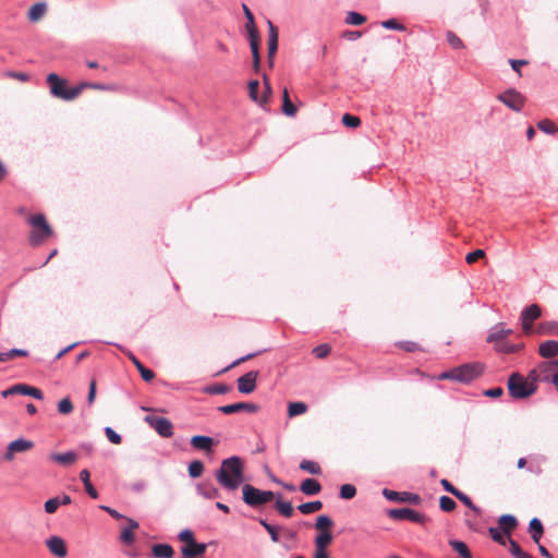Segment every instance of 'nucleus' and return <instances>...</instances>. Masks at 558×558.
<instances>
[{
  "mask_svg": "<svg viewBox=\"0 0 558 558\" xmlns=\"http://www.w3.org/2000/svg\"><path fill=\"white\" fill-rule=\"evenodd\" d=\"M217 481L229 490L236 489L242 482V460L239 457L223 460L217 472Z\"/></svg>",
  "mask_w": 558,
  "mask_h": 558,
  "instance_id": "1",
  "label": "nucleus"
},
{
  "mask_svg": "<svg viewBox=\"0 0 558 558\" xmlns=\"http://www.w3.org/2000/svg\"><path fill=\"white\" fill-rule=\"evenodd\" d=\"M483 366L480 363H468L449 371L442 372L438 375L439 380H456L459 383L468 384L481 376Z\"/></svg>",
  "mask_w": 558,
  "mask_h": 558,
  "instance_id": "2",
  "label": "nucleus"
},
{
  "mask_svg": "<svg viewBox=\"0 0 558 558\" xmlns=\"http://www.w3.org/2000/svg\"><path fill=\"white\" fill-rule=\"evenodd\" d=\"M27 223L32 226L33 230L29 234V242L32 245H39L44 243L53 233L51 227L48 225L45 215H28Z\"/></svg>",
  "mask_w": 558,
  "mask_h": 558,
  "instance_id": "3",
  "label": "nucleus"
},
{
  "mask_svg": "<svg viewBox=\"0 0 558 558\" xmlns=\"http://www.w3.org/2000/svg\"><path fill=\"white\" fill-rule=\"evenodd\" d=\"M537 385L530 383L519 373H513L508 379V390L514 399H524L535 393Z\"/></svg>",
  "mask_w": 558,
  "mask_h": 558,
  "instance_id": "4",
  "label": "nucleus"
},
{
  "mask_svg": "<svg viewBox=\"0 0 558 558\" xmlns=\"http://www.w3.org/2000/svg\"><path fill=\"white\" fill-rule=\"evenodd\" d=\"M47 83L50 88V94L59 99L71 101L77 98V89L68 86V81L61 78L56 73H50L47 76Z\"/></svg>",
  "mask_w": 558,
  "mask_h": 558,
  "instance_id": "5",
  "label": "nucleus"
},
{
  "mask_svg": "<svg viewBox=\"0 0 558 558\" xmlns=\"http://www.w3.org/2000/svg\"><path fill=\"white\" fill-rule=\"evenodd\" d=\"M179 539L184 543L181 548V553L184 558H198L203 556L207 549V545L204 543H197L194 538V534L191 530H183L179 534Z\"/></svg>",
  "mask_w": 558,
  "mask_h": 558,
  "instance_id": "6",
  "label": "nucleus"
},
{
  "mask_svg": "<svg viewBox=\"0 0 558 558\" xmlns=\"http://www.w3.org/2000/svg\"><path fill=\"white\" fill-rule=\"evenodd\" d=\"M246 32H247L248 38H250V46H251V50H252V54H253L254 68H255V70H257L259 68V61H260L259 52H258L259 36H258V32L254 25V16L247 8H246Z\"/></svg>",
  "mask_w": 558,
  "mask_h": 558,
  "instance_id": "7",
  "label": "nucleus"
},
{
  "mask_svg": "<svg viewBox=\"0 0 558 558\" xmlns=\"http://www.w3.org/2000/svg\"><path fill=\"white\" fill-rule=\"evenodd\" d=\"M275 498V494L270 490H260L252 485L246 484V505L252 507L263 506Z\"/></svg>",
  "mask_w": 558,
  "mask_h": 558,
  "instance_id": "8",
  "label": "nucleus"
},
{
  "mask_svg": "<svg viewBox=\"0 0 558 558\" xmlns=\"http://www.w3.org/2000/svg\"><path fill=\"white\" fill-rule=\"evenodd\" d=\"M497 99L517 112L521 111L526 100V98L521 93L513 88H509L506 92L499 94Z\"/></svg>",
  "mask_w": 558,
  "mask_h": 558,
  "instance_id": "9",
  "label": "nucleus"
},
{
  "mask_svg": "<svg viewBox=\"0 0 558 558\" xmlns=\"http://www.w3.org/2000/svg\"><path fill=\"white\" fill-rule=\"evenodd\" d=\"M35 444L29 439L17 438L8 445L7 450L3 454V459L8 462H11L14 460L17 453L27 452L32 450Z\"/></svg>",
  "mask_w": 558,
  "mask_h": 558,
  "instance_id": "10",
  "label": "nucleus"
},
{
  "mask_svg": "<svg viewBox=\"0 0 558 558\" xmlns=\"http://www.w3.org/2000/svg\"><path fill=\"white\" fill-rule=\"evenodd\" d=\"M264 84H265V87H264V90L262 92V95L259 97L258 96V90H259V83H258V81H251L248 83V95H250V97L252 98V100H254L257 105H259L263 108L266 107V105L268 104L269 98L271 96V87H270V85H269V83H268L266 77L264 78Z\"/></svg>",
  "mask_w": 558,
  "mask_h": 558,
  "instance_id": "11",
  "label": "nucleus"
},
{
  "mask_svg": "<svg viewBox=\"0 0 558 558\" xmlns=\"http://www.w3.org/2000/svg\"><path fill=\"white\" fill-rule=\"evenodd\" d=\"M542 310L537 304H531L521 313L522 329L525 335L534 332L533 322L541 317Z\"/></svg>",
  "mask_w": 558,
  "mask_h": 558,
  "instance_id": "12",
  "label": "nucleus"
},
{
  "mask_svg": "<svg viewBox=\"0 0 558 558\" xmlns=\"http://www.w3.org/2000/svg\"><path fill=\"white\" fill-rule=\"evenodd\" d=\"M388 515L393 520H408L420 524H424L426 521L424 514L410 508L391 509Z\"/></svg>",
  "mask_w": 558,
  "mask_h": 558,
  "instance_id": "13",
  "label": "nucleus"
},
{
  "mask_svg": "<svg viewBox=\"0 0 558 558\" xmlns=\"http://www.w3.org/2000/svg\"><path fill=\"white\" fill-rule=\"evenodd\" d=\"M145 421L153 427L160 436L171 437L173 435L172 423L166 417L146 416Z\"/></svg>",
  "mask_w": 558,
  "mask_h": 558,
  "instance_id": "14",
  "label": "nucleus"
},
{
  "mask_svg": "<svg viewBox=\"0 0 558 558\" xmlns=\"http://www.w3.org/2000/svg\"><path fill=\"white\" fill-rule=\"evenodd\" d=\"M539 371L545 374L543 380L551 381L558 391V360L539 364Z\"/></svg>",
  "mask_w": 558,
  "mask_h": 558,
  "instance_id": "15",
  "label": "nucleus"
},
{
  "mask_svg": "<svg viewBox=\"0 0 558 558\" xmlns=\"http://www.w3.org/2000/svg\"><path fill=\"white\" fill-rule=\"evenodd\" d=\"M46 546L52 555L59 558H64L68 554L65 542L59 536L49 537L46 541Z\"/></svg>",
  "mask_w": 558,
  "mask_h": 558,
  "instance_id": "16",
  "label": "nucleus"
},
{
  "mask_svg": "<svg viewBox=\"0 0 558 558\" xmlns=\"http://www.w3.org/2000/svg\"><path fill=\"white\" fill-rule=\"evenodd\" d=\"M126 526L121 530L120 541L125 545H131L135 541L134 532L138 529L137 521L126 518Z\"/></svg>",
  "mask_w": 558,
  "mask_h": 558,
  "instance_id": "17",
  "label": "nucleus"
},
{
  "mask_svg": "<svg viewBox=\"0 0 558 558\" xmlns=\"http://www.w3.org/2000/svg\"><path fill=\"white\" fill-rule=\"evenodd\" d=\"M538 353L545 359L558 356V341L546 340L542 342L538 347Z\"/></svg>",
  "mask_w": 558,
  "mask_h": 558,
  "instance_id": "18",
  "label": "nucleus"
},
{
  "mask_svg": "<svg viewBox=\"0 0 558 558\" xmlns=\"http://www.w3.org/2000/svg\"><path fill=\"white\" fill-rule=\"evenodd\" d=\"M512 333L511 329L506 328L502 324L495 327V329L487 337L488 342L504 343V340Z\"/></svg>",
  "mask_w": 558,
  "mask_h": 558,
  "instance_id": "19",
  "label": "nucleus"
},
{
  "mask_svg": "<svg viewBox=\"0 0 558 558\" xmlns=\"http://www.w3.org/2000/svg\"><path fill=\"white\" fill-rule=\"evenodd\" d=\"M278 49V32L277 28L269 23V37H268V60L272 64L274 57Z\"/></svg>",
  "mask_w": 558,
  "mask_h": 558,
  "instance_id": "20",
  "label": "nucleus"
},
{
  "mask_svg": "<svg viewBox=\"0 0 558 558\" xmlns=\"http://www.w3.org/2000/svg\"><path fill=\"white\" fill-rule=\"evenodd\" d=\"M499 526L507 537H510L511 532L517 527L518 520L511 514H504L498 520Z\"/></svg>",
  "mask_w": 558,
  "mask_h": 558,
  "instance_id": "21",
  "label": "nucleus"
},
{
  "mask_svg": "<svg viewBox=\"0 0 558 558\" xmlns=\"http://www.w3.org/2000/svg\"><path fill=\"white\" fill-rule=\"evenodd\" d=\"M300 489L303 494L313 496L318 494L322 490V485L318 481L314 478H305L301 485Z\"/></svg>",
  "mask_w": 558,
  "mask_h": 558,
  "instance_id": "22",
  "label": "nucleus"
},
{
  "mask_svg": "<svg viewBox=\"0 0 558 558\" xmlns=\"http://www.w3.org/2000/svg\"><path fill=\"white\" fill-rule=\"evenodd\" d=\"M191 445L195 448V449H198V450H204V451H210L211 450V447L214 445V439L211 437H208V436H193L192 439H191Z\"/></svg>",
  "mask_w": 558,
  "mask_h": 558,
  "instance_id": "23",
  "label": "nucleus"
},
{
  "mask_svg": "<svg viewBox=\"0 0 558 558\" xmlns=\"http://www.w3.org/2000/svg\"><path fill=\"white\" fill-rule=\"evenodd\" d=\"M50 459L62 465H71L76 462L77 454L74 451H69L64 453H52L50 456Z\"/></svg>",
  "mask_w": 558,
  "mask_h": 558,
  "instance_id": "24",
  "label": "nucleus"
},
{
  "mask_svg": "<svg viewBox=\"0 0 558 558\" xmlns=\"http://www.w3.org/2000/svg\"><path fill=\"white\" fill-rule=\"evenodd\" d=\"M529 531L531 533L532 539L536 544H538L541 538H542V536H543V534H544V527H543L542 522L537 518H533L530 521Z\"/></svg>",
  "mask_w": 558,
  "mask_h": 558,
  "instance_id": "25",
  "label": "nucleus"
},
{
  "mask_svg": "<svg viewBox=\"0 0 558 558\" xmlns=\"http://www.w3.org/2000/svg\"><path fill=\"white\" fill-rule=\"evenodd\" d=\"M151 553L156 558H172L174 555L173 548L168 544H156L151 547Z\"/></svg>",
  "mask_w": 558,
  "mask_h": 558,
  "instance_id": "26",
  "label": "nucleus"
},
{
  "mask_svg": "<svg viewBox=\"0 0 558 558\" xmlns=\"http://www.w3.org/2000/svg\"><path fill=\"white\" fill-rule=\"evenodd\" d=\"M47 5L45 2H37L33 4L28 11V19L32 22H38L46 14Z\"/></svg>",
  "mask_w": 558,
  "mask_h": 558,
  "instance_id": "27",
  "label": "nucleus"
},
{
  "mask_svg": "<svg viewBox=\"0 0 558 558\" xmlns=\"http://www.w3.org/2000/svg\"><path fill=\"white\" fill-rule=\"evenodd\" d=\"M282 112L288 117H294L298 112L296 107L292 104L288 88L284 87L282 90Z\"/></svg>",
  "mask_w": 558,
  "mask_h": 558,
  "instance_id": "28",
  "label": "nucleus"
},
{
  "mask_svg": "<svg viewBox=\"0 0 558 558\" xmlns=\"http://www.w3.org/2000/svg\"><path fill=\"white\" fill-rule=\"evenodd\" d=\"M80 478L84 483L86 493L93 498H98V493L96 488L93 486L90 482V473L88 470L84 469L80 472Z\"/></svg>",
  "mask_w": 558,
  "mask_h": 558,
  "instance_id": "29",
  "label": "nucleus"
},
{
  "mask_svg": "<svg viewBox=\"0 0 558 558\" xmlns=\"http://www.w3.org/2000/svg\"><path fill=\"white\" fill-rule=\"evenodd\" d=\"M28 389H29V385L16 384V385H13L10 388L3 390L1 392V395L3 398H8V397L14 396V395L27 396Z\"/></svg>",
  "mask_w": 558,
  "mask_h": 558,
  "instance_id": "30",
  "label": "nucleus"
},
{
  "mask_svg": "<svg viewBox=\"0 0 558 558\" xmlns=\"http://www.w3.org/2000/svg\"><path fill=\"white\" fill-rule=\"evenodd\" d=\"M131 361L145 381H151L155 378V373L151 369L146 368L134 355H131Z\"/></svg>",
  "mask_w": 558,
  "mask_h": 558,
  "instance_id": "31",
  "label": "nucleus"
},
{
  "mask_svg": "<svg viewBox=\"0 0 558 558\" xmlns=\"http://www.w3.org/2000/svg\"><path fill=\"white\" fill-rule=\"evenodd\" d=\"M332 538L333 537L330 531L320 532L315 537V548L327 549V547L331 544Z\"/></svg>",
  "mask_w": 558,
  "mask_h": 558,
  "instance_id": "32",
  "label": "nucleus"
},
{
  "mask_svg": "<svg viewBox=\"0 0 558 558\" xmlns=\"http://www.w3.org/2000/svg\"><path fill=\"white\" fill-rule=\"evenodd\" d=\"M535 332L538 335H558V324L551 322L541 323Z\"/></svg>",
  "mask_w": 558,
  "mask_h": 558,
  "instance_id": "33",
  "label": "nucleus"
},
{
  "mask_svg": "<svg viewBox=\"0 0 558 558\" xmlns=\"http://www.w3.org/2000/svg\"><path fill=\"white\" fill-rule=\"evenodd\" d=\"M276 509L286 518H290L293 514L292 504L290 501L281 500L280 496L277 498Z\"/></svg>",
  "mask_w": 558,
  "mask_h": 558,
  "instance_id": "34",
  "label": "nucleus"
},
{
  "mask_svg": "<svg viewBox=\"0 0 558 558\" xmlns=\"http://www.w3.org/2000/svg\"><path fill=\"white\" fill-rule=\"evenodd\" d=\"M323 508V502L319 500L302 504L298 507L301 513L310 514L319 511Z\"/></svg>",
  "mask_w": 558,
  "mask_h": 558,
  "instance_id": "35",
  "label": "nucleus"
},
{
  "mask_svg": "<svg viewBox=\"0 0 558 558\" xmlns=\"http://www.w3.org/2000/svg\"><path fill=\"white\" fill-rule=\"evenodd\" d=\"M449 545L460 554L462 558H473L472 554L465 543L461 541H450Z\"/></svg>",
  "mask_w": 558,
  "mask_h": 558,
  "instance_id": "36",
  "label": "nucleus"
},
{
  "mask_svg": "<svg viewBox=\"0 0 558 558\" xmlns=\"http://www.w3.org/2000/svg\"><path fill=\"white\" fill-rule=\"evenodd\" d=\"M307 411V405L304 402H290L288 407V415L290 417L304 414Z\"/></svg>",
  "mask_w": 558,
  "mask_h": 558,
  "instance_id": "37",
  "label": "nucleus"
},
{
  "mask_svg": "<svg viewBox=\"0 0 558 558\" xmlns=\"http://www.w3.org/2000/svg\"><path fill=\"white\" fill-rule=\"evenodd\" d=\"M300 469L314 475H319L322 473L319 464L311 460H303L300 463Z\"/></svg>",
  "mask_w": 558,
  "mask_h": 558,
  "instance_id": "38",
  "label": "nucleus"
},
{
  "mask_svg": "<svg viewBox=\"0 0 558 558\" xmlns=\"http://www.w3.org/2000/svg\"><path fill=\"white\" fill-rule=\"evenodd\" d=\"M396 347L405 352L424 351V349L414 341H398L396 342Z\"/></svg>",
  "mask_w": 558,
  "mask_h": 558,
  "instance_id": "39",
  "label": "nucleus"
},
{
  "mask_svg": "<svg viewBox=\"0 0 558 558\" xmlns=\"http://www.w3.org/2000/svg\"><path fill=\"white\" fill-rule=\"evenodd\" d=\"M332 525H333V521L329 517H327L325 514L319 515L316 519L315 527L317 530H319L320 532L329 531V529Z\"/></svg>",
  "mask_w": 558,
  "mask_h": 558,
  "instance_id": "40",
  "label": "nucleus"
},
{
  "mask_svg": "<svg viewBox=\"0 0 558 558\" xmlns=\"http://www.w3.org/2000/svg\"><path fill=\"white\" fill-rule=\"evenodd\" d=\"M204 471V464L199 460H194L189 465V475L193 478L199 477Z\"/></svg>",
  "mask_w": 558,
  "mask_h": 558,
  "instance_id": "41",
  "label": "nucleus"
},
{
  "mask_svg": "<svg viewBox=\"0 0 558 558\" xmlns=\"http://www.w3.org/2000/svg\"><path fill=\"white\" fill-rule=\"evenodd\" d=\"M439 507L445 512H451L457 508V504L452 498L448 496H441L439 498Z\"/></svg>",
  "mask_w": 558,
  "mask_h": 558,
  "instance_id": "42",
  "label": "nucleus"
},
{
  "mask_svg": "<svg viewBox=\"0 0 558 558\" xmlns=\"http://www.w3.org/2000/svg\"><path fill=\"white\" fill-rule=\"evenodd\" d=\"M446 38H447L448 44H449L452 48H454V49H462V48H464V44H463V41H462V40H461V38H460L458 35H456L453 32L448 31V32L446 33Z\"/></svg>",
  "mask_w": 558,
  "mask_h": 558,
  "instance_id": "43",
  "label": "nucleus"
},
{
  "mask_svg": "<svg viewBox=\"0 0 558 558\" xmlns=\"http://www.w3.org/2000/svg\"><path fill=\"white\" fill-rule=\"evenodd\" d=\"M456 498H458L464 506H466L468 508H470L471 510L475 511V512H478L480 509L478 507H476L474 505V502L472 501V499L466 495L464 494L463 492H461L460 489L458 490V493L454 495Z\"/></svg>",
  "mask_w": 558,
  "mask_h": 558,
  "instance_id": "44",
  "label": "nucleus"
},
{
  "mask_svg": "<svg viewBox=\"0 0 558 558\" xmlns=\"http://www.w3.org/2000/svg\"><path fill=\"white\" fill-rule=\"evenodd\" d=\"M538 129L547 134H553L558 131V128L549 119H544L537 124Z\"/></svg>",
  "mask_w": 558,
  "mask_h": 558,
  "instance_id": "45",
  "label": "nucleus"
},
{
  "mask_svg": "<svg viewBox=\"0 0 558 558\" xmlns=\"http://www.w3.org/2000/svg\"><path fill=\"white\" fill-rule=\"evenodd\" d=\"M257 376H258V372H256V371L246 373V395L251 393L256 388Z\"/></svg>",
  "mask_w": 558,
  "mask_h": 558,
  "instance_id": "46",
  "label": "nucleus"
},
{
  "mask_svg": "<svg viewBox=\"0 0 558 558\" xmlns=\"http://www.w3.org/2000/svg\"><path fill=\"white\" fill-rule=\"evenodd\" d=\"M522 344L496 343V350L504 353H513L522 349Z\"/></svg>",
  "mask_w": 558,
  "mask_h": 558,
  "instance_id": "47",
  "label": "nucleus"
},
{
  "mask_svg": "<svg viewBox=\"0 0 558 558\" xmlns=\"http://www.w3.org/2000/svg\"><path fill=\"white\" fill-rule=\"evenodd\" d=\"M356 495V488L351 484H343L340 487V497L343 499H352Z\"/></svg>",
  "mask_w": 558,
  "mask_h": 558,
  "instance_id": "48",
  "label": "nucleus"
},
{
  "mask_svg": "<svg viewBox=\"0 0 558 558\" xmlns=\"http://www.w3.org/2000/svg\"><path fill=\"white\" fill-rule=\"evenodd\" d=\"M58 411L63 415L70 414L73 411V403L70 398H63L59 401Z\"/></svg>",
  "mask_w": 558,
  "mask_h": 558,
  "instance_id": "49",
  "label": "nucleus"
},
{
  "mask_svg": "<svg viewBox=\"0 0 558 558\" xmlns=\"http://www.w3.org/2000/svg\"><path fill=\"white\" fill-rule=\"evenodd\" d=\"M244 410V402H238L229 405H222L219 408V411L223 414H232L235 412H241Z\"/></svg>",
  "mask_w": 558,
  "mask_h": 558,
  "instance_id": "50",
  "label": "nucleus"
},
{
  "mask_svg": "<svg viewBox=\"0 0 558 558\" xmlns=\"http://www.w3.org/2000/svg\"><path fill=\"white\" fill-rule=\"evenodd\" d=\"M488 533L495 542H497L498 544H500L502 546L506 545V536L507 535H505L504 532H501L499 529L489 527Z\"/></svg>",
  "mask_w": 558,
  "mask_h": 558,
  "instance_id": "51",
  "label": "nucleus"
},
{
  "mask_svg": "<svg viewBox=\"0 0 558 558\" xmlns=\"http://www.w3.org/2000/svg\"><path fill=\"white\" fill-rule=\"evenodd\" d=\"M331 347L327 343H323L314 348L313 353L317 359H324L329 355Z\"/></svg>",
  "mask_w": 558,
  "mask_h": 558,
  "instance_id": "52",
  "label": "nucleus"
},
{
  "mask_svg": "<svg viewBox=\"0 0 558 558\" xmlns=\"http://www.w3.org/2000/svg\"><path fill=\"white\" fill-rule=\"evenodd\" d=\"M342 123L348 128H357L361 124V119L350 113H345L342 116Z\"/></svg>",
  "mask_w": 558,
  "mask_h": 558,
  "instance_id": "53",
  "label": "nucleus"
},
{
  "mask_svg": "<svg viewBox=\"0 0 558 558\" xmlns=\"http://www.w3.org/2000/svg\"><path fill=\"white\" fill-rule=\"evenodd\" d=\"M345 22L352 25H361L366 22V17L356 12H350L347 16Z\"/></svg>",
  "mask_w": 558,
  "mask_h": 558,
  "instance_id": "54",
  "label": "nucleus"
},
{
  "mask_svg": "<svg viewBox=\"0 0 558 558\" xmlns=\"http://www.w3.org/2000/svg\"><path fill=\"white\" fill-rule=\"evenodd\" d=\"M509 538V550L511 553V555L514 557V558H520L525 551L522 550V548L519 546V544L513 541L512 538L508 537Z\"/></svg>",
  "mask_w": 558,
  "mask_h": 558,
  "instance_id": "55",
  "label": "nucleus"
},
{
  "mask_svg": "<svg viewBox=\"0 0 558 558\" xmlns=\"http://www.w3.org/2000/svg\"><path fill=\"white\" fill-rule=\"evenodd\" d=\"M61 505L60 502V499L59 498H51V499H48L46 502H45V511L47 513H54L57 511V509L59 508V506Z\"/></svg>",
  "mask_w": 558,
  "mask_h": 558,
  "instance_id": "56",
  "label": "nucleus"
},
{
  "mask_svg": "<svg viewBox=\"0 0 558 558\" xmlns=\"http://www.w3.org/2000/svg\"><path fill=\"white\" fill-rule=\"evenodd\" d=\"M484 257H485V252L483 250L478 248V250H475V251L469 253L465 256V260L468 264H473L476 260L484 258Z\"/></svg>",
  "mask_w": 558,
  "mask_h": 558,
  "instance_id": "57",
  "label": "nucleus"
},
{
  "mask_svg": "<svg viewBox=\"0 0 558 558\" xmlns=\"http://www.w3.org/2000/svg\"><path fill=\"white\" fill-rule=\"evenodd\" d=\"M105 433L110 442L114 445L121 444V436L118 433H116L111 427H106Z\"/></svg>",
  "mask_w": 558,
  "mask_h": 558,
  "instance_id": "58",
  "label": "nucleus"
},
{
  "mask_svg": "<svg viewBox=\"0 0 558 558\" xmlns=\"http://www.w3.org/2000/svg\"><path fill=\"white\" fill-rule=\"evenodd\" d=\"M381 25L387 28V29H396V31H404L405 27L400 24L397 20L395 19H391V20H387V21H384L381 23Z\"/></svg>",
  "mask_w": 558,
  "mask_h": 558,
  "instance_id": "59",
  "label": "nucleus"
},
{
  "mask_svg": "<svg viewBox=\"0 0 558 558\" xmlns=\"http://www.w3.org/2000/svg\"><path fill=\"white\" fill-rule=\"evenodd\" d=\"M400 501H407L413 505H418L421 502V497L412 493H402Z\"/></svg>",
  "mask_w": 558,
  "mask_h": 558,
  "instance_id": "60",
  "label": "nucleus"
},
{
  "mask_svg": "<svg viewBox=\"0 0 558 558\" xmlns=\"http://www.w3.org/2000/svg\"><path fill=\"white\" fill-rule=\"evenodd\" d=\"M89 88L96 90H106V92H116L118 88L114 84H100V83H92Z\"/></svg>",
  "mask_w": 558,
  "mask_h": 558,
  "instance_id": "61",
  "label": "nucleus"
},
{
  "mask_svg": "<svg viewBox=\"0 0 558 558\" xmlns=\"http://www.w3.org/2000/svg\"><path fill=\"white\" fill-rule=\"evenodd\" d=\"M230 390V387L227 386V385H222V384H216V385H213L210 386L207 391L210 392V393H216V395H221V393H226Z\"/></svg>",
  "mask_w": 558,
  "mask_h": 558,
  "instance_id": "62",
  "label": "nucleus"
},
{
  "mask_svg": "<svg viewBox=\"0 0 558 558\" xmlns=\"http://www.w3.org/2000/svg\"><path fill=\"white\" fill-rule=\"evenodd\" d=\"M7 77L9 78H14V80H19L21 82H27L29 76L27 73H24V72H14V71H9V72H5L4 74Z\"/></svg>",
  "mask_w": 558,
  "mask_h": 558,
  "instance_id": "63",
  "label": "nucleus"
},
{
  "mask_svg": "<svg viewBox=\"0 0 558 558\" xmlns=\"http://www.w3.org/2000/svg\"><path fill=\"white\" fill-rule=\"evenodd\" d=\"M527 63L529 62L526 60H509V64L511 65L512 70L515 71L519 75H521V66L526 65Z\"/></svg>",
  "mask_w": 558,
  "mask_h": 558,
  "instance_id": "64",
  "label": "nucleus"
}]
</instances>
